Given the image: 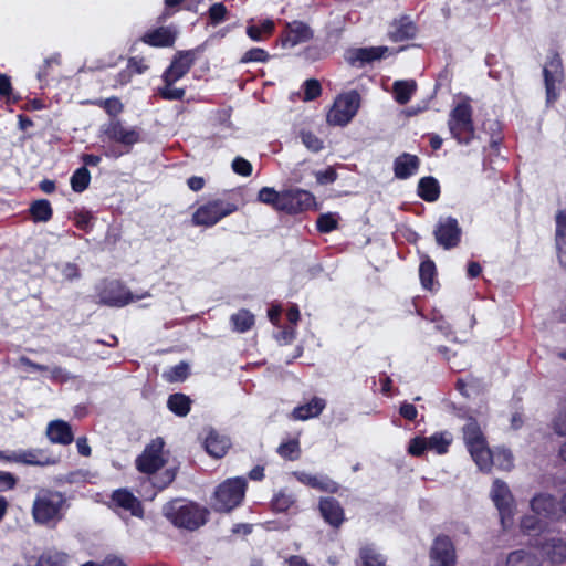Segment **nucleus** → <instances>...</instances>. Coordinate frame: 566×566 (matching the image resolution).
<instances>
[{
  "label": "nucleus",
  "instance_id": "12",
  "mask_svg": "<svg viewBox=\"0 0 566 566\" xmlns=\"http://www.w3.org/2000/svg\"><path fill=\"white\" fill-rule=\"evenodd\" d=\"M200 46L191 50L177 51L169 66L161 75L163 83L175 84L191 70L197 60Z\"/></svg>",
  "mask_w": 566,
  "mask_h": 566
},
{
  "label": "nucleus",
  "instance_id": "47",
  "mask_svg": "<svg viewBox=\"0 0 566 566\" xmlns=\"http://www.w3.org/2000/svg\"><path fill=\"white\" fill-rule=\"evenodd\" d=\"M555 243L557 250L566 249V211L559 210L556 214Z\"/></svg>",
  "mask_w": 566,
  "mask_h": 566
},
{
  "label": "nucleus",
  "instance_id": "36",
  "mask_svg": "<svg viewBox=\"0 0 566 566\" xmlns=\"http://www.w3.org/2000/svg\"><path fill=\"white\" fill-rule=\"evenodd\" d=\"M230 323L234 332L245 333L254 326L255 317L249 310L241 308L230 316Z\"/></svg>",
  "mask_w": 566,
  "mask_h": 566
},
{
  "label": "nucleus",
  "instance_id": "49",
  "mask_svg": "<svg viewBox=\"0 0 566 566\" xmlns=\"http://www.w3.org/2000/svg\"><path fill=\"white\" fill-rule=\"evenodd\" d=\"M74 226L84 232H90L93 229L94 217L91 211L82 209L74 211Z\"/></svg>",
  "mask_w": 566,
  "mask_h": 566
},
{
  "label": "nucleus",
  "instance_id": "60",
  "mask_svg": "<svg viewBox=\"0 0 566 566\" xmlns=\"http://www.w3.org/2000/svg\"><path fill=\"white\" fill-rule=\"evenodd\" d=\"M514 458L510 450H499L493 457V463L505 471H510L514 467Z\"/></svg>",
  "mask_w": 566,
  "mask_h": 566
},
{
  "label": "nucleus",
  "instance_id": "54",
  "mask_svg": "<svg viewBox=\"0 0 566 566\" xmlns=\"http://www.w3.org/2000/svg\"><path fill=\"white\" fill-rule=\"evenodd\" d=\"M339 488L340 485L336 481L331 479L328 475L322 474H317L313 486L314 490L332 494L337 493L339 491Z\"/></svg>",
  "mask_w": 566,
  "mask_h": 566
},
{
  "label": "nucleus",
  "instance_id": "4",
  "mask_svg": "<svg viewBox=\"0 0 566 566\" xmlns=\"http://www.w3.org/2000/svg\"><path fill=\"white\" fill-rule=\"evenodd\" d=\"M464 443L470 455L481 471L489 472L493 465V454L478 420L469 417L462 428Z\"/></svg>",
  "mask_w": 566,
  "mask_h": 566
},
{
  "label": "nucleus",
  "instance_id": "62",
  "mask_svg": "<svg viewBox=\"0 0 566 566\" xmlns=\"http://www.w3.org/2000/svg\"><path fill=\"white\" fill-rule=\"evenodd\" d=\"M34 566H64V557L60 553H43Z\"/></svg>",
  "mask_w": 566,
  "mask_h": 566
},
{
  "label": "nucleus",
  "instance_id": "42",
  "mask_svg": "<svg viewBox=\"0 0 566 566\" xmlns=\"http://www.w3.org/2000/svg\"><path fill=\"white\" fill-rule=\"evenodd\" d=\"M295 503L296 499L292 493L281 490L274 494L271 501V509L274 512L284 513L287 512Z\"/></svg>",
  "mask_w": 566,
  "mask_h": 566
},
{
  "label": "nucleus",
  "instance_id": "33",
  "mask_svg": "<svg viewBox=\"0 0 566 566\" xmlns=\"http://www.w3.org/2000/svg\"><path fill=\"white\" fill-rule=\"evenodd\" d=\"M419 276L421 285L427 291H434L439 285L437 277V268L436 263L431 259H427L420 263L419 266Z\"/></svg>",
  "mask_w": 566,
  "mask_h": 566
},
{
  "label": "nucleus",
  "instance_id": "15",
  "mask_svg": "<svg viewBox=\"0 0 566 566\" xmlns=\"http://www.w3.org/2000/svg\"><path fill=\"white\" fill-rule=\"evenodd\" d=\"M433 234L440 247L450 250L460 244L462 230L454 217H447L438 221Z\"/></svg>",
  "mask_w": 566,
  "mask_h": 566
},
{
  "label": "nucleus",
  "instance_id": "28",
  "mask_svg": "<svg viewBox=\"0 0 566 566\" xmlns=\"http://www.w3.org/2000/svg\"><path fill=\"white\" fill-rule=\"evenodd\" d=\"M14 462L28 464V465H39L46 467L52 465L57 462V460L51 455H49L45 451L40 449L23 451L19 454L14 455Z\"/></svg>",
  "mask_w": 566,
  "mask_h": 566
},
{
  "label": "nucleus",
  "instance_id": "6",
  "mask_svg": "<svg viewBox=\"0 0 566 566\" xmlns=\"http://www.w3.org/2000/svg\"><path fill=\"white\" fill-rule=\"evenodd\" d=\"M238 209V200L231 195L227 199L213 198L200 205L193 211L190 221L195 227L211 228Z\"/></svg>",
  "mask_w": 566,
  "mask_h": 566
},
{
  "label": "nucleus",
  "instance_id": "14",
  "mask_svg": "<svg viewBox=\"0 0 566 566\" xmlns=\"http://www.w3.org/2000/svg\"><path fill=\"white\" fill-rule=\"evenodd\" d=\"M430 566H457L458 556L453 541L449 535H437L429 549Z\"/></svg>",
  "mask_w": 566,
  "mask_h": 566
},
{
  "label": "nucleus",
  "instance_id": "1",
  "mask_svg": "<svg viewBox=\"0 0 566 566\" xmlns=\"http://www.w3.org/2000/svg\"><path fill=\"white\" fill-rule=\"evenodd\" d=\"M163 515L175 527L187 530L190 532L197 531L203 526L209 518V510L200 504L189 501L185 502L181 499H172L164 504Z\"/></svg>",
  "mask_w": 566,
  "mask_h": 566
},
{
  "label": "nucleus",
  "instance_id": "46",
  "mask_svg": "<svg viewBox=\"0 0 566 566\" xmlns=\"http://www.w3.org/2000/svg\"><path fill=\"white\" fill-rule=\"evenodd\" d=\"M275 24L272 20L265 19L261 24H252L247 28L248 36L253 41H261L262 35H271L274 32Z\"/></svg>",
  "mask_w": 566,
  "mask_h": 566
},
{
  "label": "nucleus",
  "instance_id": "7",
  "mask_svg": "<svg viewBox=\"0 0 566 566\" xmlns=\"http://www.w3.org/2000/svg\"><path fill=\"white\" fill-rule=\"evenodd\" d=\"M247 488V480L242 476L227 479L213 493L212 509L219 513L231 512L242 503Z\"/></svg>",
  "mask_w": 566,
  "mask_h": 566
},
{
  "label": "nucleus",
  "instance_id": "22",
  "mask_svg": "<svg viewBox=\"0 0 566 566\" xmlns=\"http://www.w3.org/2000/svg\"><path fill=\"white\" fill-rule=\"evenodd\" d=\"M420 158L417 155L402 153L394 160V175L397 179L406 180L417 174L420 167Z\"/></svg>",
  "mask_w": 566,
  "mask_h": 566
},
{
  "label": "nucleus",
  "instance_id": "32",
  "mask_svg": "<svg viewBox=\"0 0 566 566\" xmlns=\"http://www.w3.org/2000/svg\"><path fill=\"white\" fill-rule=\"evenodd\" d=\"M388 51L387 46H370V48H359L355 49L349 57V61L354 64L355 62H360V64L371 63L376 60H380L385 56Z\"/></svg>",
  "mask_w": 566,
  "mask_h": 566
},
{
  "label": "nucleus",
  "instance_id": "37",
  "mask_svg": "<svg viewBox=\"0 0 566 566\" xmlns=\"http://www.w3.org/2000/svg\"><path fill=\"white\" fill-rule=\"evenodd\" d=\"M453 441V437L448 431L434 432L427 438L428 448L437 454H446Z\"/></svg>",
  "mask_w": 566,
  "mask_h": 566
},
{
  "label": "nucleus",
  "instance_id": "13",
  "mask_svg": "<svg viewBox=\"0 0 566 566\" xmlns=\"http://www.w3.org/2000/svg\"><path fill=\"white\" fill-rule=\"evenodd\" d=\"M102 132L107 140L126 147V153H129L132 147L142 140L139 128H126L118 118H112L103 126Z\"/></svg>",
  "mask_w": 566,
  "mask_h": 566
},
{
  "label": "nucleus",
  "instance_id": "21",
  "mask_svg": "<svg viewBox=\"0 0 566 566\" xmlns=\"http://www.w3.org/2000/svg\"><path fill=\"white\" fill-rule=\"evenodd\" d=\"M536 547L553 564H563L566 560V541L560 537L537 541Z\"/></svg>",
  "mask_w": 566,
  "mask_h": 566
},
{
  "label": "nucleus",
  "instance_id": "63",
  "mask_svg": "<svg viewBox=\"0 0 566 566\" xmlns=\"http://www.w3.org/2000/svg\"><path fill=\"white\" fill-rule=\"evenodd\" d=\"M231 167L237 175L242 177H249L253 171L252 164L241 156L233 159Z\"/></svg>",
  "mask_w": 566,
  "mask_h": 566
},
{
  "label": "nucleus",
  "instance_id": "43",
  "mask_svg": "<svg viewBox=\"0 0 566 566\" xmlns=\"http://www.w3.org/2000/svg\"><path fill=\"white\" fill-rule=\"evenodd\" d=\"M91 104L103 108L105 113L112 118H117V116L124 111L123 103L116 96H112L105 99L98 98L92 101Z\"/></svg>",
  "mask_w": 566,
  "mask_h": 566
},
{
  "label": "nucleus",
  "instance_id": "31",
  "mask_svg": "<svg viewBox=\"0 0 566 566\" xmlns=\"http://www.w3.org/2000/svg\"><path fill=\"white\" fill-rule=\"evenodd\" d=\"M191 398L182 392H175L168 396L167 408L177 417H187L191 410Z\"/></svg>",
  "mask_w": 566,
  "mask_h": 566
},
{
  "label": "nucleus",
  "instance_id": "59",
  "mask_svg": "<svg viewBox=\"0 0 566 566\" xmlns=\"http://www.w3.org/2000/svg\"><path fill=\"white\" fill-rule=\"evenodd\" d=\"M189 375V366L185 361H180L169 369L167 379L171 382L184 381Z\"/></svg>",
  "mask_w": 566,
  "mask_h": 566
},
{
  "label": "nucleus",
  "instance_id": "56",
  "mask_svg": "<svg viewBox=\"0 0 566 566\" xmlns=\"http://www.w3.org/2000/svg\"><path fill=\"white\" fill-rule=\"evenodd\" d=\"M12 84L9 75L0 73V99H4L7 103L15 104L18 97L12 96Z\"/></svg>",
  "mask_w": 566,
  "mask_h": 566
},
{
  "label": "nucleus",
  "instance_id": "3",
  "mask_svg": "<svg viewBox=\"0 0 566 566\" xmlns=\"http://www.w3.org/2000/svg\"><path fill=\"white\" fill-rule=\"evenodd\" d=\"M97 304L108 307H124L132 302L150 296L148 291L134 294L126 284L117 279H104L95 286Z\"/></svg>",
  "mask_w": 566,
  "mask_h": 566
},
{
  "label": "nucleus",
  "instance_id": "58",
  "mask_svg": "<svg viewBox=\"0 0 566 566\" xmlns=\"http://www.w3.org/2000/svg\"><path fill=\"white\" fill-rule=\"evenodd\" d=\"M301 139L304 146L313 153H317L323 149V140L311 130H302Z\"/></svg>",
  "mask_w": 566,
  "mask_h": 566
},
{
  "label": "nucleus",
  "instance_id": "44",
  "mask_svg": "<svg viewBox=\"0 0 566 566\" xmlns=\"http://www.w3.org/2000/svg\"><path fill=\"white\" fill-rule=\"evenodd\" d=\"M91 182V174L86 167L77 168L71 176V187L74 192L85 191Z\"/></svg>",
  "mask_w": 566,
  "mask_h": 566
},
{
  "label": "nucleus",
  "instance_id": "40",
  "mask_svg": "<svg viewBox=\"0 0 566 566\" xmlns=\"http://www.w3.org/2000/svg\"><path fill=\"white\" fill-rule=\"evenodd\" d=\"M358 556L360 566H386V558L373 546L366 545L360 547Z\"/></svg>",
  "mask_w": 566,
  "mask_h": 566
},
{
  "label": "nucleus",
  "instance_id": "55",
  "mask_svg": "<svg viewBox=\"0 0 566 566\" xmlns=\"http://www.w3.org/2000/svg\"><path fill=\"white\" fill-rule=\"evenodd\" d=\"M270 59V54L266 50L262 48H252L248 50L241 57V63H253V62H260L265 63Z\"/></svg>",
  "mask_w": 566,
  "mask_h": 566
},
{
  "label": "nucleus",
  "instance_id": "25",
  "mask_svg": "<svg viewBox=\"0 0 566 566\" xmlns=\"http://www.w3.org/2000/svg\"><path fill=\"white\" fill-rule=\"evenodd\" d=\"M46 436L52 443L69 446L74 441V433L71 426L64 420L49 422Z\"/></svg>",
  "mask_w": 566,
  "mask_h": 566
},
{
  "label": "nucleus",
  "instance_id": "27",
  "mask_svg": "<svg viewBox=\"0 0 566 566\" xmlns=\"http://www.w3.org/2000/svg\"><path fill=\"white\" fill-rule=\"evenodd\" d=\"M326 407V401L319 397H313L308 402L295 407L292 411L294 420L305 421L318 417Z\"/></svg>",
  "mask_w": 566,
  "mask_h": 566
},
{
  "label": "nucleus",
  "instance_id": "29",
  "mask_svg": "<svg viewBox=\"0 0 566 566\" xmlns=\"http://www.w3.org/2000/svg\"><path fill=\"white\" fill-rule=\"evenodd\" d=\"M417 195L427 202H436L441 195V187L437 178L426 176L419 179Z\"/></svg>",
  "mask_w": 566,
  "mask_h": 566
},
{
  "label": "nucleus",
  "instance_id": "24",
  "mask_svg": "<svg viewBox=\"0 0 566 566\" xmlns=\"http://www.w3.org/2000/svg\"><path fill=\"white\" fill-rule=\"evenodd\" d=\"M558 501L557 499L548 493H538L533 496L531 500V509L532 511L538 515L546 518H552L556 515L558 511Z\"/></svg>",
  "mask_w": 566,
  "mask_h": 566
},
{
  "label": "nucleus",
  "instance_id": "11",
  "mask_svg": "<svg viewBox=\"0 0 566 566\" xmlns=\"http://www.w3.org/2000/svg\"><path fill=\"white\" fill-rule=\"evenodd\" d=\"M164 447L163 438L153 439L136 458V469L144 474H155L159 471L166 463L163 457Z\"/></svg>",
  "mask_w": 566,
  "mask_h": 566
},
{
  "label": "nucleus",
  "instance_id": "18",
  "mask_svg": "<svg viewBox=\"0 0 566 566\" xmlns=\"http://www.w3.org/2000/svg\"><path fill=\"white\" fill-rule=\"evenodd\" d=\"M178 36V29L175 25H164L146 31L140 41L153 48H171Z\"/></svg>",
  "mask_w": 566,
  "mask_h": 566
},
{
  "label": "nucleus",
  "instance_id": "51",
  "mask_svg": "<svg viewBox=\"0 0 566 566\" xmlns=\"http://www.w3.org/2000/svg\"><path fill=\"white\" fill-rule=\"evenodd\" d=\"M158 95L165 101H182L186 95V88L174 87V84H166L158 87Z\"/></svg>",
  "mask_w": 566,
  "mask_h": 566
},
{
  "label": "nucleus",
  "instance_id": "5",
  "mask_svg": "<svg viewBox=\"0 0 566 566\" xmlns=\"http://www.w3.org/2000/svg\"><path fill=\"white\" fill-rule=\"evenodd\" d=\"M450 135L460 145H470L475 138L473 108L469 97L460 101L449 113Z\"/></svg>",
  "mask_w": 566,
  "mask_h": 566
},
{
  "label": "nucleus",
  "instance_id": "9",
  "mask_svg": "<svg viewBox=\"0 0 566 566\" xmlns=\"http://www.w3.org/2000/svg\"><path fill=\"white\" fill-rule=\"evenodd\" d=\"M491 497L499 511L502 528L509 530L513 524L514 497L507 484L500 479L494 480Z\"/></svg>",
  "mask_w": 566,
  "mask_h": 566
},
{
  "label": "nucleus",
  "instance_id": "8",
  "mask_svg": "<svg viewBox=\"0 0 566 566\" xmlns=\"http://www.w3.org/2000/svg\"><path fill=\"white\" fill-rule=\"evenodd\" d=\"M359 106L360 95L356 90L343 93L336 97L327 113V122L332 125L345 126L357 114Z\"/></svg>",
  "mask_w": 566,
  "mask_h": 566
},
{
  "label": "nucleus",
  "instance_id": "35",
  "mask_svg": "<svg viewBox=\"0 0 566 566\" xmlns=\"http://www.w3.org/2000/svg\"><path fill=\"white\" fill-rule=\"evenodd\" d=\"M417 91V83L413 80L396 81L392 84L394 98L399 105H406Z\"/></svg>",
  "mask_w": 566,
  "mask_h": 566
},
{
  "label": "nucleus",
  "instance_id": "64",
  "mask_svg": "<svg viewBox=\"0 0 566 566\" xmlns=\"http://www.w3.org/2000/svg\"><path fill=\"white\" fill-rule=\"evenodd\" d=\"M521 530L526 533L531 534L532 532H536L541 530L542 522L538 517V515H525L521 518L520 523Z\"/></svg>",
  "mask_w": 566,
  "mask_h": 566
},
{
  "label": "nucleus",
  "instance_id": "45",
  "mask_svg": "<svg viewBox=\"0 0 566 566\" xmlns=\"http://www.w3.org/2000/svg\"><path fill=\"white\" fill-rule=\"evenodd\" d=\"M282 191L272 187H262L258 192V200L264 205L271 206L279 211L281 205Z\"/></svg>",
  "mask_w": 566,
  "mask_h": 566
},
{
  "label": "nucleus",
  "instance_id": "23",
  "mask_svg": "<svg viewBox=\"0 0 566 566\" xmlns=\"http://www.w3.org/2000/svg\"><path fill=\"white\" fill-rule=\"evenodd\" d=\"M417 25L408 15H401L395 19L389 31V39L392 42H402L412 40L417 34Z\"/></svg>",
  "mask_w": 566,
  "mask_h": 566
},
{
  "label": "nucleus",
  "instance_id": "48",
  "mask_svg": "<svg viewBox=\"0 0 566 566\" xmlns=\"http://www.w3.org/2000/svg\"><path fill=\"white\" fill-rule=\"evenodd\" d=\"M338 228V219L332 212L322 213L316 220V229L319 233H331Z\"/></svg>",
  "mask_w": 566,
  "mask_h": 566
},
{
  "label": "nucleus",
  "instance_id": "20",
  "mask_svg": "<svg viewBox=\"0 0 566 566\" xmlns=\"http://www.w3.org/2000/svg\"><path fill=\"white\" fill-rule=\"evenodd\" d=\"M111 501L117 506L127 512L133 516L143 518L145 511L140 500L134 495L128 489L122 488L113 491Z\"/></svg>",
  "mask_w": 566,
  "mask_h": 566
},
{
  "label": "nucleus",
  "instance_id": "50",
  "mask_svg": "<svg viewBox=\"0 0 566 566\" xmlns=\"http://www.w3.org/2000/svg\"><path fill=\"white\" fill-rule=\"evenodd\" d=\"M455 389L465 398H470L472 395L478 394L480 390V382L474 377H470L468 380L459 378L455 382Z\"/></svg>",
  "mask_w": 566,
  "mask_h": 566
},
{
  "label": "nucleus",
  "instance_id": "2",
  "mask_svg": "<svg viewBox=\"0 0 566 566\" xmlns=\"http://www.w3.org/2000/svg\"><path fill=\"white\" fill-rule=\"evenodd\" d=\"M67 507L65 495L55 490H41L32 505V516L36 524L55 525L64 518Z\"/></svg>",
  "mask_w": 566,
  "mask_h": 566
},
{
  "label": "nucleus",
  "instance_id": "57",
  "mask_svg": "<svg viewBox=\"0 0 566 566\" xmlns=\"http://www.w3.org/2000/svg\"><path fill=\"white\" fill-rule=\"evenodd\" d=\"M429 450L428 442L426 437L417 436L410 439L408 444V453L412 457L420 458L424 454V452Z\"/></svg>",
  "mask_w": 566,
  "mask_h": 566
},
{
  "label": "nucleus",
  "instance_id": "17",
  "mask_svg": "<svg viewBox=\"0 0 566 566\" xmlns=\"http://www.w3.org/2000/svg\"><path fill=\"white\" fill-rule=\"evenodd\" d=\"M543 75L547 102H554L558 96L556 92V83L560 82L563 77V63L557 52H553L548 57L543 69Z\"/></svg>",
  "mask_w": 566,
  "mask_h": 566
},
{
  "label": "nucleus",
  "instance_id": "30",
  "mask_svg": "<svg viewBox=\"0 0 566 566\" xmlns=\"http://www.w3.org/2000/svg\"><path fill=\"white\" fill-rule=\"evenodd\" d=\"M19 361L22 366H24L33 371L50 370V373H51L50 378L54 382H66L72 378V376L60 366H54L53 368L50 369L46 365L38 364V363L31 360L27 356H21Z\"/></svg>",
  "mask_w": 566,
  "mask_h": 566
},
{
  "label": "nucleus",
  "instance_id": "34",
  "mask_svg": "<svg viewBox=\"0 0 566 566\" xmlns=\"http://www.w3.org/2000/svg\"><path fill=\"white\" fill-rule=\"evenodd\" d=\"M29 213L35 223L48 222L53 217V209L48 199H38L31 202Z\"/></svg>",
  "mask_w": 566,
  "mask_h": 566
},
{
  "label": "nucleus",
  "instance_id": "41",
  "mask_svg": "<svg viewBox=\"0 0 566 566\" xmlns=\"http://www.w3.org/2000/svg\"><path fill=\"white\" fill-rule=\"evenodd\" d=\"M277 454L287 461H296L301 457V446L298 439H290L280 443L276 449Z\"/></svg>",
  "mask_w": 566,
  "mask_h": 566
},
{
  "label": "nucleus",
  "instance_id": "38",
  "mask_svg": "<svg viewBox=\"0 0 566 566\" xmlns=\"http://www.w3.org/2000/svg\"><path fill=\"white\" fill-rule=\"evenodd\" d=\"M506 566H541V564L533 553L517 549L509 554Z\"/></svg>",
  "mask_w": 566,
  "mask_h": 566
},
{
  "label": "nucleus",
  "instance_id": "52",
  "mask_svg": "<svg viewBox=\"0 0 566 566\" xmlns=\"http://www.w3.org/2000/svg\"><path fill=\"white\" fill-rule=\"evenodd\" d=\"M177 470L176 468L166 469L164 472L156 474L153 478V486L157 490L161 491L169 486L176 479Z\"/></svg>",
  "mask_w": 566,
  "mask_h": 566
},
{
  "label": "nucleus",
  "instance_id": "26",
  "mask_svg": "<svg viewBox=\"0 0 566 566\" xmlns=\"http://www.w3.org/2000/svg\"><path fill=\"white\" fill-rule=\"evenodd\" d=\"M203 447L209 455L221 459L227 454L231 443L227 437L219 434L216 430H211L205 439Z\"/></svg>",
  "mask_w": 566,
  "mask_h": 566
},
{
  "label": "nucleus",
  "instance_id": "39",
  "mask_svg": "<svg viewBox=\"0 0 566 566\" xmlns=\"http://www.w3.org/2000/svg\"><path fill=\"white\" fill-rule=\"evenodd\" d=\"M189 0H164V9L157 17L156 22L164 24L168 19L174 17L181 10H190V6L187 4Z\"/></svg>",
  "mask_w": 566,
  "mask_h": 566
},
{
  "label": "nucleus",
  "instance_id": "61",
  "mask_svg": "<svg viewBox=\"0 0 566 566\" xmlns=\"http://www.w3.org/2000/svg\"><path fill=\"white\" fill-rule=\"evenodd\" d=\"M228 10L222 2L213 3L209 8V19L212 25H218L227 19Z\"/></svg>",
  "mask_w": 566,
  "mask_h": 566
},
{
  "label": "nucleus",
  "instance_id": "19",
  "mask_svg": "<svg viewBox=\"0 0 566 566\" xmlns=\"http://www.w3.org/2000/svg\"><path fill=\"white\" fill-rule=\"evenodd\" d=\"M312 29L303 21L294 20L286 23L281 34V42L284 48H294L297 44L308 42L313 39Z\"/></svg>",
  "mask_w": 566,
  "mask_h": 566
},
{
  "label": "nucleus",
  "instance_id": "10",
  "mask_svg": "<svg viewBox=\"0 0 566 566\" xmlns=\"http://www.w3.org/2000/svg\"><path fill=\"white\" fill-rule=\"evenodd\" d=\"M315 208L316 200L311 191L301 188H290L282 191L279 211L294 216Z\"/></svg>",
  "mask_w": 566,
  "mask_h": 566
},
{
  "label": "nucleus",
  "instance_id": "53",
  "mask_svg": "<svg viewBox=\"0 0 566 566\" xmlns=\"http://www.w3.org/2000/svg\"><path fill=\"white\" fill-rule=\"evenodd\" d=\"M303 99L305 102H311L318 98L322 95V85L316 78L306 80L303 85Z\"/></svg>",
  "mask_w": 566,
  "mask_h": 566
},
{
  "label": "nucleus",
  "instance_id": "16",
  "mask_svg": "<svg viewBox=\"0 0 566 566\" xmlns=\"http://www.w3.org/2000/svg\"><path fill=\"white\" fill-rule=\"evenodd\" d=\"M317 510L323 521L334 530L340 528L346 521L342 503L333 496L319 497Z\"/></svg>",
  "mask_w": 566,
  "mask_h": 566
}]
</instances>
